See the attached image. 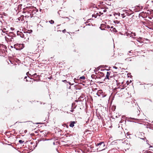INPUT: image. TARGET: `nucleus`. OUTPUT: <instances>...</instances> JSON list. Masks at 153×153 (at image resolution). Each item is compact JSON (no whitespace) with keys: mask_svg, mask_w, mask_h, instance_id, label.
I'll return each mask as SVG.
<instances>
[{"mask_svg":"<svg viewBox=\"0 0 153 153\" xmlns=\"http://www.w3.org/2000/svg\"><path fill=\"white\" fill-rule=\"evenodd\" d=\"M113 68L116 69H117L118 68L117 67L115 66H113Z\"/></svg>","mask_w":153,"mask_h":153,"instance_id":"35","label":"nucleus"},{"mask_svg":"<svg viewBox=\"0 0 153 153\" xmlns=\"http://www.w3.org/2000/svg\"><path fill=\"white\" fill-rule=\"evenodd\" d=\"M27 78V76H26L25 77L24 79H26Z\"/></svg>","mask_w":153,"mask_h":153,"instance_id":"45","label":"nucleus"},{"mask_svg":"<svg viewBox=\"0 0 153 153\" xmlns=\"http://www.w3.org/2000/svg\"><path fill=\"white\" fill-rule=\"evenodd\" d=\"M145 152H146V153H152L151 151L148 150L146 151Z\"/></svg>","mask_w":153,"mask_h":153,"instance_id":"33","label":"nucleus"},{"mask_svg":"<svg viewBox=\"0 0 153 153\" xmlns=\"http://www.w3.org/2000/svg\"><path fill=\"white\" fill-rule=\"evenodd\" d=\"M131 119H137L136 118H130Z\"/></svg>","mask_w":153,"mask_h":153,"instance_id":"39","label":"nucleus"},{"mask_svg":"<svg viewBox=\"0 0 153 153\" xmlns=\"http://www.w3.org/2000/svg\"><path fill=\"white\" fill-rule=\"evenodd\" d=\"M13 33H14V32H10V37H11L13 35H14V34H13Z\"/></svg>","mask_w":153,"mask_h":153,"instance_id":"32","label":"nucleus"},{"mask_svg":"<svg viewBox=\"0 0 153 153\" xmlns=\"http://www.w3.org/2000/svg\"><path fill=\"white\" fill-rule=\"evenodd\" d=\"M10 29L12 31L15 30V29L13 27H11L10 28Z\"/></svg>","mask_w":153,"mask_h":153,"instance_id":"34","label":"nucleus"},{"mask_svg":"<svg viewBox=\"0 0 153 153\" xmlns=\"http://www.w3.org/2000/svg\"><path fill=\"white\" fill-rule=\"evenodd\" d=\"M153 14V10H147L146 12H142L139 14V16H141L143 18H146L148 17V19L150 16H151L152 14Z\"/></svg>","mask_w":153,"mask_h":153,"instance_id":"1","label":"nucleus"},{"mask_svg":"<svg viewBox=\"0 0 153 153\" xmlns=\"http://www.w3.org/2000/svg\"><path fill=\"white\" fill-rule=\"evenodd\" d=\"M133 59V57H128L125 59V60L127 62H129L130 61H131Z\"/></svg>","mask_w":153,"mask_h":153,"instance_id":"15","label":"nucleus"},{"mask_svg":"<svg viewBox=\"0 0 153 153\" xmlns=\"http://www.w3.org/2000/svg\"><path fill=\"white\" fill-rule=\"evenodd\" d=\"M97 94L98 96L99 97H100L101 96V91H98L97 92Z\"/></svg>","mask_w":153,"mask_h":153,"instance_id":"23","label":"nucleus"},{"mask_svg":"<svg viewBox=\"0 0 153 153\" xmlns=\"http://www.w3.org/2000/svg\"><path fill=\"white\" fill-rule=\"evenodd\" d=\"M105 28L109 29L110 28V27L108 25H106Z\"/></svg>","mask_w":153,"mask_h":153,"instance_id":"31","label":"nucleus"},{"mask_svg":"<svg viewBox=\"0 0 153 153\" xmlns=\"http://www.w3.org/2000/svg\"><path fill=\"white\" fill-rule=\"evenodd\" d=\"M14 31L15 32H16V30H14Z\"/></svg>","mask_w":153,"mask_h":153,"instance_id":"47","label":"nucleus"},{"mask_svg":"<svg viewBox=\"0 0 153 153\" xmlns=\"http://www.w3.org/2000/svg\"><path fill=\"white\" fill-rule=\"evenodd\" d=\"M27 7H29V6H31L30 5H31V4H27Z\"/></svg>","mask_w":153,"mask_h":153,"instance_id":"38","label":"nucleus"},{"mask_svg":"<svg viewBox=\"0 0 153 153\" xmlns=\"http://www.w3.org/2000/svg\"><path fill=\"white\" fill-rule=\"evenodd\" d=\"M139 115V114H137V116H138Z\"/></svg>","mask_w":153,"mask_h":153,"instance_id":"49","label":"nucleus"},{"mask_svg":"<svg viewBox=\"0 0 153 153\" xmlns=\"http://www.w3.org/2000/svg\"><path fill=\"white\" fill-rule=\"evenodd\" d=\"M125 13H124L121 14V16L122 17V18H124L126 16L125 15Z\"/></svg>","mask_w":153,"mask_h":153,"instance_id":"27","label":"nucleus"},{"mask_svg":"<svg viewBox=\"0 0 153 153\" xmlns=\"http://www.w3.org/2000/svg\"><path fill=\"white\" fill-rule=\"evenodd\" d=\"M6 47L3 45L0 44V55L5 56L7 54Z\"/></svg>","mask_w":153,"mask_h":153,"instance_id":"3","label":"nucleus"},{"mask_svg":"<svg viewBox=\"0 0 153 153\" xmlns=\"http://www.w3.org/2000/svg\"><path fill=\"white\" fill-rule=\"evenodd\" d=\"M76 122L75 121H72L70 123V124L69 125V126L70 127H73L74 126V124L76 123Z\"/></svg>","mask_w":153,"mask_h":153,"instance_id":"18","label":"nucleus"},{"mask_svg":"<svg viewBox=\"0 0 153 153\" xmlns=\"http://www.w3.org/2000/svg\"><path fill=\"white\" fill-rule=\"evenodd\" d=\"M10 47L11 48H13V47L12 45H11V46H10Z\"/></svg>","mask_w":153,"mask_h":153,"instance_id":"42","label":"nucleus"},{"mask_svg":"<svg viewBox=\"0 0 153 153\" xmlns=\"http://www.w3.org/2000/svg\"><path fill=\"white\" fill-rule=\"evenodd\" d=\"M123 11L126 14V15L129 16L131 15L133 13V11L131 10H123Z\"/></svg>","mask_w":153,"mask_h":153,"instance_id":"9","label":"nucleus"},{"mask_svg":"<svg viewBox=\"0 0 153 153\" xmlns=\"http://www.w3.org/2000/svg\"><path fill=\"white\" fill-rule=\"evenodd\" d=\"M66 31V30L65 29H64L62 30V32H63L64 33Z\"/></svg>","mask_w":153,"mask_h":153,"instance_id":"36","label":"nucleus"},{"mask_svg":"<svg viewBox=\"0 0 153 153\" xmlns=\"http://www.w3.org/2000/svg\"><path fill=\"white\" fill-rule=\"evenodd\" d=\"M114 15L116 19L119 18L120 16V14L119 13H114L113 14Z\"/></svg>","mask_w":153,"mask_h":153,"instance_id":"12","label":"nucleus"},{"mask_svg":"<svg viewBox=\"0 0 153 153\" xmlns=\"http://www.w3.org/2000/svg\"><path fill=\"white\" fill-rule=\"evenodd\" d=\"M60 16H61V17L62 18H66L67 19L66 21L67 22H69L70 21H73L74 19V18L71 16H69L68 18V17H66L63 16H62V13L61 12L60 13Z\"/></svg>","mask_w":153,"mask_h":153,"instance_id":"8","label":"nucleus"},{"mask_svg":"<svg viewBox=\"0 0 153 153\" xmlns=\"http://www.w3.org/2000/svg\"><path fill=\"white\" fill-rule=\"evenodd\" d=\"M80 78L81 79H85V77L84 76H82L81 77H80Z\"/></svg>","mask_w":153,"mask_h":153,"instance_id":"30","label":"nucleus"},{"mask_svg":"<svg viewBox=\"0 0 153 153\" xmlns=\"http://www.w3.org/2000/svg\"><path fill=\"white\" fill-rule=\"evenodd\" d=\"M63 81L64 82H67V80H64Z\"/></svg>","mask_w":153,"mask_h":153,"instance_id":"41","label":"nucleus"},{"mask_svg":"<svg viewBox=\"0 0 153 153\" xmlns=\"http://www.w3.org/2000/svg\"><path fill=\"white\" fill-rule=\"evenodd\" d=\"M36 146V145L35 146V147H34V146H33V147L34 149Z\"/></svg>","mask_w":153,"mask_h":153,"instance_id":"44","label":"nucleus"},{"mask_svg":"<svg viewBox=\"0 0 153 153\" xmlns=\"http://www.w3.org/2000/svg\"><path fill=\"white\" fill-rule=\"evenodd\" d=\"M127 55H129V56H131V55H130L128 54V53Z\"/></svg>","mask_w":153,"mask_h":153,"instance_id":"43","label":"nucleus"},{"mask_svg":"<svg viewBox=\"0 0 153 153\" xmlns=\"http://www.w3.org/2000/svg\"><path fill=\"white\" fill-rule=\"evenodd\" d=\"M96 14H97V17L98 16L99 17H100L101 15L100 14V12H99V13H96Z\"/></svg>","mask_w":153,"mask_h":153,"instance_id":"29","label":"nucleus"},{"mask_svg":"<svg viewBox=\"0 0 153 153\" xmlns=\"http://www.w3.org/2000/svg\"><path fill=\"white\" fill-rule=\"evenodd\" d=\"M14 47L16 50H21L24 48V45L23 44H15L14 45Z\"/></svg>","mask_w":153,"mask_h":153,"instance_id":"6","label":"nucleus"},{"mask_svg":"<svg viewBox=\"0 0 153 153\" xmlns=\"http://www.w3.org/2000/svg\"><path fill=\"white\" fill-rule=\"evenodd\" d=\"M111 73V72L110 71L107 72L106 77L105 78V80L107 79L109 80L110 79L113 78L112 76L110 75Z\"/></svg>","mask_w":153,"mask_h":153,"instance_id":"10","label":"nucleus"},{"mask_svg":"<svg viewBox=\"0 0 153 153\" xmlns=\"http://www.w3.org/2000/svg\"><path fill=\"white\" fill-rule=\"evenodd\" d=\"M19 142L21 144L23 143L24 142V141L22 140H19Z\"/></svg>","mask_w":153,"mask_h":153,"instance_id":"25","label":"nucleus"},{"mask_svg":"<svg viewBox=\"0 0 153 153\" xmlns=\"http://www.w3.org/2000/svg\"><path fill=\"white\" fill-rule=\"evenodd\" d=\"M2 16H3L0 13V18H2Z\"/></svg>","mask_w":153,"mask_h":153,"instance_id":"37","label":"nucleus"},{"mask_svg":"<svg viewBox=\"0 0 153 153\" xmlns=\"http://www.w3.org/2000/svg\"><path fill=\"white\" fill-rule=\"evenodd\" d=\"M99 74L100 75V76H101L102 77L104 76V74L103 73L101 72H99Z\"/></svg>","mask_w":153,"mask_h":153,"instance_id":"22","label":"nucleus"},{"mask_svg":"<svg viewBox=\"0 0 153 153\" xmlns=\"http://www.w3.org/2000/svg\"><path fill=\"white\" fill-rule=\"evenodd\" d=\"M92 17L93 18L94 17V18H97V15L96 13L95 14V13H94V14L92 15Z\"/></svg>","mask_w":153,"mask_h":153,"instance_id":"21","label":"nucleus"},{"mask_svg":"<svg viewBox=\"0 0 153 153\" xmlns=\"http://www.w3.org/2000/svg\"><path fill=\"white\" fill-rule=\"evenodd\" d=\"M107 11L106 9L102 8L101 9V11H100V13L102 15L103 14V13L106 12Z\"/></svg>","mask_w":153,"mask_h":153,"instance_id":"16","label":"nucleus"},{"mask_svg":"<svg viewBox=\"0 0 153 153\" xmlns=\"http://www.w3.org/2000/svg\"><path fill=\"white\" fill-rule=\"evenodd\" d=\"M37 76H38L39 77V76L38 75H37V74L36 73H35L34 74L32 75L31 76V77H33V78H36V77Z\"/></svg>","mask_w":153,"mask_h":153,"instance_id":"19","label":"nucleus"},{"mask_svg":"<svg viewBox=\"0 0 153 153\" xmlns=\"http://www.w3.org/2000/svg\"><path fill=\"white\" fill-rule=\"evenodd\" d=\"M70 23H72V22H70Z\"/></svg>","mask_w":153,"mask_h":153,"instance_id":"50","label":"nucleus"},{"mask_svg":"<svg viewBox=\"0 0 153 153\" xmlns=\"http://www.w3.org/2000/svg\"><path fill=\"white\" fill-rule=\"evenodd\" d=\"M105 25L104 24H102L100 28L102 30H104L105 29L104 28H105Z\"/></svg>","mask_w":153,"mask_h":153,"instance_id":"17","label":"nucleus"},{"mask_svg":"<svg viewBox=\"0 0 153 153\" xmlns=\"http://www.w3.org/2000/svg\"><path fill=\"white\" fill-rule=\"evenodd\" d=\"M136 36V34L134 33H133L132 32L131 33V35L130 36L131 37V36Z\"/></svg>","mask_w":153,"mask_h":153,"instance_id":"24","label":"nucleus"},{"mask_svg":"<svg viewBox=\"0 0 153 153\" xmlns=\"http://www.w3.org/2000/svg\"><path fill=\"white\" fill-rule=\"evenodd\" d=\"M8 34V33H6V35L5 36V37L6 41L7 42H9L10 41V39H9L10 36Z\"/></svg>","mask_w":153,"mask_h":153,"instance_id":"14","label":"nucleus"},{"mask_svg":"<svg viewBox=\"0 0 153 153\" xmlns=\"http://www.w3.org/2000/svg\"><path fill=\"white\" fill-rule=\"evenodd\" d=\"M25 9L27 11H30L33 16V14H35L38 11L33 6L26 7Z\"/></svg>","mask_w":153,"mask_h":153,"instance_id":"4","label":"nucleus"},{"mask_svg":"<svg viewBox=\"0 0 153 153\" xmlns=\"http://www.w3.org/2000/svg\"><path fill=\"white\" fill-rule=\"evenodd\" d=\"M30 143L31 144H32V142H31Z\"/></svg>","mask_w":153,"mask_h":153,"instance_id":"48","label":"nucleus"},{"mask_svg":"<svg viewBox=\"0 0 153 153\" xmlns=\"http://www.w3.org/2000/svg\"><path fill=\"white\" fill-rule=\"evenodd\" d=\"M151 15V16H150V17L149 18V21L151 23V24L150 23L148 25L146 26L149 29L153 30V14Z\"/></svg>","mask_w":153,"mask_h":153,"instance_id":"5","label":"nucleus"},{"mask_svg":"<svg viewBox=\"0 0 153 153\" xmlns=\"http://www.w3.org/2000/svg\"><path fill=\"white\" fill-rule=\"evenodd\" d=\"M49 22H50L51 24H52L54 23V21L51 20L49 21Z\"/></svg>","mask_w":153,"mask_h":153,"instance_id":"26","label":"nucleus"},{"mask_svg":"<svg viewBox=\"0 0 153 153\" xmlns=\"http://www.w3.org/2000/svg\"><path fill=\"white\" fill-rule=\"evenodd\" d=\"M10 42H12L13 41H14V38H13L12 37L10 38Z\"/></svg>","mask_w":153,"mask_h":153,"instance_id":"28","label":"nucleus"},{"mask_svg":"<svg viewBox=\"0 0 153 153\" xmlns=\"http://www.w3.org/2000/svg\"><path fill=\"white\" fill-rule=\"evenodd\" d=\"M25 32H27V33H29L30 34L32 32V30H25Z\"/></svg>","mask_w":153,"mask_h":153,"instance_id":"20","label":"nucleus"},{"mask_svg":"<svg viewBox=\"0 0 153 153\" xmlns=\"http://www.w3.org/2000/svg\"><path fill=\"white\" fill-rule=\"evenodd\" d=\"M25 81H27V79H26V80H25Z\"/></svg>","mask_w":153,"mask_h":153,"instance_id":"46","label":"nucleus"},{"mask_svg":"<svg viewBox=\"0 0 153 153\" xmlns=\"http://www.w3.org/2000/svg\"><path fill=\"white\" fill-rule=\"evenodd\" d=\"M132 51H129L128 52L129 53H132V52H131Z\"/></svg>","mask_w":153,"mask_h":153,"instance_id":"40","label":"nucleus"},{"mask_svg":"<svg viewBox=\"0 0 153 153\" xmlns=\"http://www.w3.org/2000/svg\"><path fill=\"white\" fill-rule=\"evenodd\" d=\"M17 33L18 35H19L21 37L24 38H25V36L27 35V32H25V31H24L23 33L18 31H17Z\"/></svg>","mask_w":153,"mask_h":153,"instance_id":"7","label":"nucleus"},{"mask_svg":"<svg viewBox=\"0 0 153 153\" xmlns=\"http://www.w3.org/2000/svg\"><path fill=\"white\" fill-rule=\"evenodd\" d=\"M96 146L98 151H101L105 149L106 148L105 143L103 142H101L100 143H96Z\"/></svg>","mask_w":153,"mask_h":153,"instance_id":"2","label":"nucleus"},{"mask_svg":"<svg viewBox=\"0 0 153 153\" xmlns=\"http://www.w3.org/2000/svg\"><path fill=\"white\" fill-rule=\"evenodd\" d=\"M33 16L32 15V14L31 13H30V11L27 12V14L25 16V18H29L30 17V18H32Z\"/></svg>","mask_w":153,"mask_h":153,"instance_id":"13","label":"nucleus"},{"mask_svg":"<svg viewBox=\"0 0 153 153\" xmlns=\"http://www.w3.org/2000/svg\"><path fill=\"white\" fill-rule=\"evenodd\" d=\"M24 16L23 15H22L20 16V17L18 18L17 19L18 21H21L22 23L24 22Z\"/></svg>","mask_w":153,"mask_h":153,"instance_id":"11","label":"nucleus"}]
</instances>
